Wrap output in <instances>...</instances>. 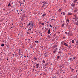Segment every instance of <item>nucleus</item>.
Instances as JSON below:
<instances>
[{
	"instance_id": "nucleus-26",
	"label": "nucleus",
	"mask_w": 78,
	"mask_h": 78,
	"mask_svg": "<svg viewBox=\"0 0 78 78\" xmlns=\"http://www.w3.org/2000/svg\"><path fill=\"white\" fill-rule=\"evenodd\" d=\"M63 13V15H65L66 14V13H65V12H62Z\"/></svg>"
},
{
	"instance_id": "nucleus-11",
	"label": "nucleus",
	"mask_w": 78,
	"mask_h": 78,
	"mask_svg": "<svg viewBox=\"0 0 78 78\" xmlns=\"http://www.w3.org/2000/svg\"><path fill=\"white\" fill-rule=\"evenodd\" d=\"M51 21L52 20H54L55 21V19L53 18V17L51 18Z\"/></svg>"
},
{
	"instance_id": "nucleus-55",
	"label": "nucleus",
	"mask_w": 78,
	"mask_h": 78,
	"mask_svg": "<svg viewBox=\"0 0 78 78\" xmlns=\"http://www.w3.org/2000/svg\"><path fill=\"white\" fill-rule=\"evenodd\" d=\"M58 59H59V58H57L56 59H57V60H58Z\"/></svg>"
},
{
	"instance_id": "nucleus-1",
	"label": "nucleus",
	"mask_w": 78,
	"mask_h": 78,
	"mask_svg": "<svg viewBox=\"0 0 78 78\" xmlns=\"http://www.w3.org/2000/svg\"><path fill=\"white\" fill-rule=\"evenodd\" d=\"M27 26H30V27H33L34 26V22L33 21L30 22L27 25Z\"/></svg>"
},
{
	"instance_id": "nucleus-7",
	"label": "nucleus",
	"mask_w": 78,
	"mask_h": 78,
	"mask_svg": "<svg viewBox=\"0 0 78 78\" xmlns=\"http://www.w3.org/2000/svg\"><path fill=\"white\" fill-rule=\"evenodd\" d=\"M78 1V0H74L73 1V3H76V2Z\"/></svg>"
},
{
	"instance_id": "nucleus-34",
	"label": "nucleus",
	"mask_w": 78,
	"mask_h": 78,
	"mask_svg": "<svg viewBox=\"0 0 78 78\" xmlns=\"http://www.w3.org/2000/svg\"><path fill=\"white\" fill-rule=\"evenodd\" d=\"M60 58V56H57V58L59 59Z\"/></svg>"
},
{
	"instance_id": "nucleus-41",
	"label": "nucleus",
	"mask_w": 78,
	"mask_h": 78,
	"mask_svg": "<svg viewBox=\"0 0 78 78\" xmlns=\"http://www.w3.org/2000/svg\"><path fill=\"white\" fill-rule=\"evenodd\" d=\"M22 58L23 59V55L21 56Z\"/></svg>"
},
{
	"instance_id": "nucleus-64",
	"label": "nucleus",
	"mask_w": 78,
	"mask_h": 78,
	"mask_svg": "<svg viewBox=\"0 0 78 78\" xmlns=\"http://www.w3.org/2000/svg\"><path fill=\"white\" fill-rule=\"evenodd\" d=\"M58 53H60V52L59 51V52H58Z\"/></svg>"
},
{
	"instance_id": "nucleus-25",
	"label": "nucleus",
	"mask_w": 78,
	"mask_h": 78,
	"mask_svg": "<svg viewBox=\"0 0 78 78\" xmlns=\"http://www.w3.org/2000/svg\"><path fill=\"white\" fill-rule=\"evenodd\" d=\"M54 47H55H55H58V45H55L54 46Z\"/></svg>"
},
{
	"instance_id": "nucleus-46",
	"label": "nucleus",
	"mask_w": 78,
	"mask_h": 78,
	"mask_svg": "<svg viewBox=\"0 0 78 78\" xmlns=\"http://www.w3.org/2000/svg\"><path fill=\"white\" fill-rule=\"evenodd\" d=\"M65 38H66V37H63V39H65Z\"/></svg>"
},
{
	"instance_id": "nucleus-42",
	"label": "nucleus",
	"mask_w": 78,
	"mask_h": 78,
	"mask_svg": "<svg viewBox=\"0 0 78 78\" xmlns=\"http://www.w3.org/2000/svg\"><path fill=\"white\" fill-rule=\"evenodd\" d=\"M49 27H52V26H51V25H50V26H49Z\"/></svg>"
},
{
	"instance_id": "nucleus-5",
	"label": "nucleus",
	"mask_w": 78,
	"mask_h": 78,
	"mask_svg": "<svg viewBox=\"0 0 78 78\" xmlns=\"http://www.w3.org/2000/svg\"><path fill=\"white\" fill-rule=\"evenodd\" d=\"M36 68L37 69V68H38V67H39V64H36Z\"/></svg>"
},
{
	"instance_id": "nucleus-2",
	"label": "nucleus",
	"mask_w": 78,
	"mask_h": 78,
	"mask_svg": "<svg viewBox=\"0 0 78 78\" xmlns=\"http://www.w3.org/2000/svg\"><path fill=\"white\" fill-rule=\"evenodd\" d=\"M41 4H42V7H43V6H45V5H47V2H42L41 3Z\"/></svg>"
},
{
	"instance_id": "nucleus-27",
	"label": "nucleus",
	"mask_w": 78,
	"mask_h": 78,
	"mask_svg": "<svg viewBox=\"0 0 78 78\" xmlns=\"http://www.w3.org/2000/svg\"><path fill=\"white\" fill-rule=\"evenodd\" d=\"M69 60H73V59L72 58H70L69 59Z\"/></svg>"
},
{
	"instance_id": "nucleus-58",
	"label": "nucleus",
	"mask_w": 78,
	"mask_h": 78,
	"mask_svg": "<svg viewBox=\"0 0 78 78\" xmlns=\"http://www.w3.org/2000/svg\"><path fill=\"white\" fill-rule=\"evenodd\" d=\"M77 71H78V70H76V72H77Z\"/></svg>"
},
{
	"instance_id": "nucleus-54",
	"label": "nucleus",
	"mask_w": 78,
	"mask_h": 78,
	"mask_svg": "<svg viewBox=\"0 0 78 78\" xmlns=\"http://www.w3.org/2000/svg\"><path fill=\"white\" fill-rule=\"evenodd\" d=\"M76 25H78V23L76 24Z\"/></svg>"
},
{
	"instance_id": "nucleus-61",
	"label": "nucleus",
	"mask_w": 78,
	"mask_h": 78,
	"mask_svg": "<svg viewBox=\"0 0 78 78\" xmlns=\"http://www.w3.org/2000/svg\"><path fill=\"white\" fill-rule=\"evenodd\" d=\"M12 4H13V2H12Z\"/></svg>"
},
{
	"instance_id": "nucleus-18",
	"label": "nucleus",
	"mask_w": 78,
	"mask_h": 78,
	"mask_svg": "<svg viewBox=\"0 0 78 78\" xmlns=\"http://www.w3.org/2000/svg\"><path fill=\"white\" fill-rule=\"evenodd\" d=\"M45 60H43L42 61V62H43V64H45Z\"/></svg>"
},
{
	"instance_id": "nucleus-53",
	"label": "nucleus",
	"mask_w": 78,
	"mask_h": 78,
	"mask_svg": "<svg viewBox=\"0 0 78 78\" xmlns=\"http://www.w3.org/2000/svg\"><path fill=\"white\" fill-rule=\"evenodd\" d=\"M55 48L56 50H57V48Z\"/></svg>"
},
{
	"instance_id": "nucleus-31",
	"label": "nucleus",
	"mask_w": 78,
	"mask_h": 78,
	"mask_svg": "<svg viewBox=\"0 0 78 78\" xmlns=\"http://www.w3.org/2000/svg\"><path fill=\"white\" fill-rule=\"evenodd\" d=\"M74 71V69H72V72H73Z\"/></svg>"
},
{
	"instance_id": "nucleus-24",
	"label": "nucleus",
	"mask_w": 78,
	"mask_h": 78,
	"mask_svg": "<svg viewBox=\"0 0 78 78\" xmlns=\"http://www.w3.org/2000/svg\"><path fill=\"white\" fill-rule=\"evenodd\" d=\"M45 57H47V54H46V53H44V54Z\"/></svg>"
},
{
	"instance_id": "nucleus-4",
	"label": "nucleus",
	"mask_w": 78,
	"mask_h": 78,
	"mask_svg": "<svg viewBox=\"0 0 78 78\" xmlns=\"http://www.w3.org/2000/svg\"><path fill=\"white\" fill-rule=\"evenodd\" d=\"M77 11V10L76 9V8H75V9L74 10V13H76Z\"/></svg>"
},
{
	"instance_id": "nucleus-48",
	"label": "nucleus",
	"mask_w": 78,
	"mask_h": 78,
	"mask_svg": "<svg viewBox=\"0 0 78 78\" xmlns=\"http://www.w3.org/2000/svg\"><path fill=\"white\" fill-rule=\"evenodd\" d=\"M33 67H34V68H35V66H33Z\"/></svg>"
},
{
	"instance_id": "nucleus-15",
	"label": "nucleus",
	"mask_w": 78,
	"mask_h": 78,
	"mask_svg": "<svg viewBox=\"0 0 78 78\" xmlns=\"http://www.w3.org/2000/svg\"><path fill=\"white\" fill-rule=\"evenodd\" d=\"M64 45H66V46H67V47L68 46V44H67V43H65L64 44Z\"/></svg>"
},
{
	"instance_id": "nucleus-36",
	"label": "nucleus",
	"mask_w": 78,
	"mask_h": 78,
	"mask_svg": "<svg viewBox=\"0 0 78 78\" xmlns=\"http://www.w3.org/2000/svg\"><path fill=\"white\" fill-rule=\"evenodd\" d=\"M27 34H30V32H27Z\"/></svg>"
},
{
	"instance_id": "nucleus-20",
	"label": "nucleus",
	"mask_w": 78,
	"mask_h": 78,
	"mask_svg": "<svg viewBox=\"0 0 78 78\" xmlns=\"http://www.w3.org/2000/svg\"><path fill=\"white\" fill-rule=\"evenodd\" d=\"M66 22H68V23H69V19H67L66 20Z\"/></svg>"
},
{
	"instance_id": "nucleus-40",
	"label": "nucleus",
	"mask_w": 78,
	"mask_h": 78,
	"mask_svg": "<svg viewBox=\"0 0 78 78\" xmlns=\"http://www.w3.org/2000/svg\"><path fill=\"white\" fill-rule=\"evenodd\" d=\"M53 52V53H56V51H54Z\"/></svg>"
},
{
	"instance_id": "nucleus-60",
	"label": "nucleus",
	"mask_w": 78,
	"mask_h": 78,
	"mask_svg": "<svg viewBox=\"0 0 78 78\" xmlns=\"http://www.w3.org/2000/svg\"><path fill=\"white\" fill-rule=\"evenodd\" d=\"M25 0H24L23 2H25Z\"/></svg>"
},
{
	"instance_id": "nucleus-28",
	"label": "nucleus",
	"mask_w": 78,
	"mask_h": 78,
	"mask_svg": "<svg viewBox=\"0 0 78 78\" xmlns=\"http://www.w3.org/2000/svg\"><path fill=\"white\" fill-rule=\"evenodd\" d=\"M41 25H44V23H41Z\"/></svg>"
},
{
	"instance_id": "nucleus-43",
	"label": "nucleus",
	"mask_w": 78,
	"mask_h": 78,
	"mask_svg": "<svg viewBox=\"0 0 78 78\" xmlns=\"http://www.w3.org/2000/svg\"><path fill=\"white\" fill-rule=\"evenodd\" d=\"M65 34H67V32H65Z\"/></svg>"
},
{
	"instance_id": "nucleus-47",
	"label": "nucleus",
	"mask_w": 78,
	"mask_h": 78,
	"mask_svg": "<svg viewBox=\"0 0 78 78\" xmlns=\"http://www.w3.org/2000/svg\"><path fill=\"white\" fill-rule=\"evenodd\" d=\"M73 36V34H71L70 35V36Z\"/></svg>"
},
{
	"instance_id": "nucleus-59",
	"label": "nucleus",
	"mask_w": 78,
	"mask_h": 78,
	"mask_svg": "<svg viewBox=\"0 0 78 78\" xmlns=\"http://www.w3.org/2000/svg\"><path fill=\"white\" fill-rule=\"evenodd\" d=\"M28 40V41H30V39H29Z\"/></svg>"
},
{
	"instance_id": "nucleus-38",
	"label": "nucleus",
	"mask_w": 78,
	"mask_h": 78,
	"mask_svg": "<svg viewBox=\"0 0 78 78\" xmlns=\"http://www.w3.org/2000/svg\"><path fill=\"white\" fill-rule=\"evenodd\" d=\"M39 71H42V69H39Z\"/></svg>"
},
{
	"instance_id": "nucleus-35",
	"label": "nucleus",
	"mask_w": 78,
	"mask_h": 78,
	"mask_svg": "<svg viewBox=\"0 0 78 78\" xmlns=\"http://www.w3.org/2000/svg\"><path fill=\"white\" fill-rule=\"evenodd\" d=\"M23 19H24L23 18H22V19H21V21H23Z\"/></svg>"
},
{
	"instance_id": "nucleus-56",
	"label": "nucleus",
	"mask_w": 78,
	"mask_h": 78,
	"mask_svg": "<svg viewBox=\"0 0 78 78\" xmlns=\"http://www.w3.org/2000/svg\"><path fill=\"white\" fill-rule=\"evenodd\" d=\"M20 34H18V35L19 36V35H20Z\"/></svg>"
},
{
	"instance_id": "nucleus-29",
	"label": "nucleus",
	"mask_w": 78,
	"mask_h": 78,
	"mask_svg": "<svg viewBox=\"0 0 78 78\" xmlns=\"http://www.w3.org/2000/svg\"><path fill=\"white\" fill-rule=\"evenodd\" d=\"M35 43H37V42H38V41H35Z\"/></svg>"
},
{
	"instance_id": "nucleus-10",
	"label": "nucleus",
	"mask_w": 78,
	"mask_h": 78,
	"mask_svg": "<svg viewBox=\"0 0 78 78\" xmlns=\"http://www.w3.org/2000/svg\"><path fill=\"white\" fill-rule=\"evenodd\" d=\"M46 16V14H45V13H44V14L42 15V17H44V16Z\"/></svg>"
},
{
	"instance_id": "nucleus-57",
	"label": "nucleus",
	"mask_w": 78,
	"mask_h": 78,
	"mask_svg": "<svg viewBox=\"0 0 78 78\" xmlns=\"http://www.w3.org/2000/svg\"><path fill=\"white\" fill-rule=\"evenodd\" d=\"M44 71H47V69H45Z\"/></svg>"
},
{
	"instance_id": "nucleus-37",
	"label": "nucleus",
	"mask_w": 78,
	"mask_h": 78,
	"mask_svg": "<svg viewBox=\"0 0 78 78\" xmlns=\"http://www.w3.org/2000/svg\"><path fill=\"white\" fill-rule=\"evenodd\" d=\"M67 34H68V36H69V33L68 32L67 33Z\"/></svg>"
},
{
	"instance_id": "nucleus-9",
	"label": "nucleus",
	"mask_w": 78,
	"mask_h": 78,
	"mask_svg": "<svg viewBox=\"0 0 78 78\" xmlns=\"http://www.w3.org/2000/svg\"><path fill=\"white\" fill-rule=\"evenodd\" d=\"M50 29H49L48 30V34H50Z\"/></svg>"
},
{
	"instance_id": "nucleus-39",
	"label": "nucleus",
	"mask_w": 78,
	"mask_h": 78,
	"mask_svg": "<svg viewBox=\"0 0 78 78\" xmlns=\"http://www.w3.org/2000/svg\"><path fill=\"white\" fill-rule=\"evenodd\" d=\"M59 67H60V68H61L62 67V66H59Z\"/></svg>"
},
{
	"instance_id": "nucleus-23",
	"label": "nucleus",
	"mask_w": 78,
	"mask_h": 78,
	"mask_svg": "<svg viewBox=\"0 0 78 78\" xmlns=\"http://www.w3.org/2000/svg\"><path fill=\"white\" fill-rule=\"evenodd\" d=\"M62 71H63V70H60L59 71H60V73H62Z\"/></svg>"
},
{
	"instance_id": "nucleus-52",
	"label": "nucleus",
	"mask_w": 78,
	"mask_h": 78,
	"mask_svg": "<svg viewBox=\"0 0 78 78\" xmlns=\"http://www.w3.org/2000/svg\"><path fill=\"white\" fill-rule=\"evenodd\" d=\"M8 48H9V47L8 46H7Z\"/></svg>"
},
{
	"instance_id": "nucleus-21",
	"label": "nucleus",
	"mask_w": 78,
	"mask_h": 78,
	"mask_svg": "<svg viewBox=\"0 0 78 78\" xmlns=\"http://www.w3.org/2000/svg\"><path fill=\"white\" fill-rule=\"evenodd\" d=\"M2 47H4V44H2L1 45Z\"/></svg>"
},
{
	"instance_id": "nucleus-45",
	"label": "nucleus",
	"mask_w": 78,
	"mask_h": 78,
	"mask_svg": "<svg viewBox=\"0 0 78 78\" xmlns=\"http://www.w3.org/2000/svg\"><path fill=\"white\" fill-rule=\"evenodd\" d=\"M77 77H78V76H75V78H77Z\"/></svg>"
},
{
	"instance_id": "nucleus-32",
	"label": "nucleus",
	"mask_w": 78,
	"mask_h": 78,
	"mask_svg": "<svg viewBox=\"0 0 78 78\" xmlns=\"http://www.w3.org/2000/svg\"><path fill=\"white\" fill-rule=\"evenodd\" d=\"M70 27H71V26H69V27H68L69 29H70Z\"/></svg>"
},
{
	"instance_id": "nucleus-19",
	"label": "nucleus",
	"mask_w": 78,
	"mask_h": 78,
	"mask_svg": "<svg viewBox=\"0 0 78 78\" xmlns=\"http://www.w3.org/2000/svg\"><path fill=\"white\" fill-rule=\"evenodd\" d=\"M64 25H65V24L64 23L62 24V27H64Z\"/></svg>"
},
{
	"instance_id": "nucleus-50",
	"label": "nucleus",
	"mask_w": 78,
	"mask_h": 78,
	"mask_svg": "<svg viewBox=\"0 0 78 78\" xmlns=\"http://www.w3.org/2000/svg\"><path fill=\"white\" fill-rule=\"evenodd\" d=\"M62 50H64V48H62Z\"/></svg>"
},
{
	"instance_id": "nucleus-51",
	"label": "nucleus",
	"mask_w": 78,
	"mask_h": 78,
	"mask_svg": "<svg viewBox=\"0 0 78 78\" xmlns=\"http://www.w3.org/2000/svg\"><path fill=\"white\" fill-rule=\"evenodd\" d=\"M12 55H13V56H14V54H12Z\"/></svg>"
},
{
	"instance_id": "nucleus-8",
	"label": "nucleus",
	"mask_w": 78,
	"mask_h": 78,
	"mask_svg": "<svg viewBox=\"0 0 78 78\" xmlns=\"http://www.w3.org/2000/svg\"><path fill=\"white\" fill-rule=\"evenodd\" d=\"M11 6V4H10V3H9L8 5V6L9 8V6Z\"/></svg>"
},
{
	"instance_id": "nucleus-30",
	"label": "nucleus",
	"mask_w": 78,
	"mask_h": 78,
	"mask_svg": "<svg viewBox=\"0 0 78 78\" xmlns=\"http://www.w3.org/2000/svg\"><path fill=\"white\" fill-rule=\"evenodd\" d=\"M73 59H74V60H75V59H76V57H73Z\"/></svg>"
},
{
	"instance_id": "nucleus-6",
	"label": "nucleus",
	"mask_w": 78,
	"mask_h": 78,
	"mask_svg": "<svg viewBox=\"0 0 78 78\" xmlns=\"http://www.w3.org/2000/svg\"><path fill=\"white\" fill-rule=\"evenodd\" d=\"M72 14V13L70 12H69L68 15H69V16H70Z\"/></svg>"
},
{
	"instance_id": "nucleus-62",
	"label": "nucleus",
	"mask_w": 78,
	"mask_h": 78,
	"mask_svg": "<svg viewBox=\"0 0 78 78\" xmlns=\"http://www.w3.org/2000/svg\"><path fill=\"white\" fill-rule=\"evenodd\" d=\"M34 69H33V71H34Z\"/></svg>"
},
{
	"instance_id": "nucleus-14",
	"label": "nucleus",
	"mask_w": 78,
	"mask_h": 78,
	"mask_svg": "<svg viewBox=\"0 0 78 78\" xmlns=\"http://www.w3.org/2000/svg\"><path fill=\"white\" fill-rule=\"evenodd\" d=\"M74 16L75 17V19L76 18V17H77V15H75Z\"/></svg>"
},
{
	"instance_id": "nucleus-22",
	"label": "nucleus",
	"mask_w": 78,
	"mask_h": 78,
	"mask_svg": "<svg viewBox=\"0 0 78 78\" xmlns=\"http://www.w3.org/2000/svg\"><path fill=\"white\" fill-rule=\"evenodd\" d=\"M72 43H74V42H75V41L73 40L72 41Z\"/></svg>"
},
{
	"instance_id": "nucleus-33",
	"label": "nucleus",
	"mask_w": 78,
	"mask_h": 78,
	"mask_svg": "<svg viewBox=\"0 0 78 78\" xmlns=\"http://www.w3.org/2000/svg\"><path fill=\"white\" fill-rule=\"evenodd\" d=\"M48 65V63H46L45 66H47Z\"/></svg>"
},
{
	"instance_id": "nucleus-63",
	"label": "nucleus",
	"mask_w": 78,
	"mask_h": 78,
	"mask_svg": "<svg viewBox=\"0 0 78 78\" xmlns=\"http://www.w3.org/2000/svg\"><path fill=\"white\" fill-rule=\"evenodd\" d=\"M48 37H49V36H48Z\"/></svg>"
},
{
	"instance_id": "nucleus-44",
	"label": "nucleus",
	"mask_w": 78,
	"mask_h": 78,
	"mask_svg": "<svg viewBox=\"0 0 78 78\" xmlns=\"http://www.w3.org/2000/svg\"><path fill=\"white\" fill-rule=\"evenodd\" d=\"M76 43H77V44L78 43V41H76Z\"/></svg>"
},
{
	"instance_id": "nucleus-13",
	"label": "nucleus",
	"mask_w": 78,
	"mask_h": 78,
	"mask_svg": "<svg viewBox=\"0 0 78 78\" xmlns=\"http://www.w3.org/2000/svg\"><path fill=\"white\" fill-rule=\"evenodd\" d=\"M62 10V9H59L58 10V12H61Z\"/></svg>"
},
{
	"instance_id": "nucleus-49",
	"label": "nucleus",
	"mask_w": 78,
	"mask_h": 78,
	"mask_svg": "<svg viewBox=\"0 0 78 78\" xmlns=\"http://www.w3.org/2000/svg\"><path fill=\"white\" fill-rule=\"evenodd\" d=\"M71 47V46H70L69 47V48H70Z\"/></svg>"
},
{
	"instance_id": "nucleus-12",
	"label": "nucleus",
	"mask_w": 78,
	"mask_h": 78,
	"mask_svg": "<svg viewBox=\"0 0 78 78\" xmlns=\"http://www.w3.org/2000/svg\"><path fill=\"white\" fill-rule=\"evenodd\" d=\"M34 60H35L34 61H36V60L37 59V58H36V57L34 58Z\"/></svg>"
},
{
	"instance_id": "nucleus-17",
	"label": "nucleus",
	"mask_w": 78,
	"mask_h": 78,
	"mask_svg": "<svg viewBox=\"0 0 78 78\" xmlns=\"http://www.w3.org/2000/svg\"><path fill=\"white\" fill-rule=\"evenodd\" d=\"M24 11H25V10L24 9H21V11H22V12H24Z\"/></svg>"
},
{
	"instance_id": "nucleus-3",
	"label": "nucleus",
	"mask_w": 78,
	"mask_h": 78,
	"mask_svg": "<svg viewBox=\"0 0 78 78\" xmlns=\"http://www.w3.org/2000/svg\"><path fill=\"white\" fill-rule=\"evenodd\" d=\"M71 6H72V7H75V4L72 3L71 4Z\"/></svg>"
},
{
	"instance_id": "nucleus-16",
	"label": "nucleus",
	"mask_w": 78,
	"mask_h": 78,
	"mask_svg": "<svg viewBox=\"0 0 78 78\" xmlns=\"http://www.w3.org/2000/svg\"><path fill=\"white\" fill-rule=\"evenodd\" d=\"M29 28L30 29H28V31H29V30L31 31V27H29Z\"/></svg>"
}]
</instances>
